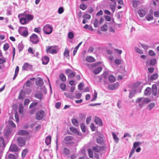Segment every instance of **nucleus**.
I'll return each instance as SVG.
<instances>
[{
    "label": "nucleus",
    "mask_w": 159,
    "mask_h": 159,
    "mask_svg": "<svg viewBox=\"0 0 159 159\" xmlns=\"http://www.w3.org/2000/svg\"><path fill=\"white\" fill-rule=\"evenodd\" d=\"M51 137L50 136H48L46 137L45 142L47 145H49L51 143Z\"/></svg>",
    "instance_id": "obj_21"
},
{
    "label": "nucleus",
    "mask_w": 159,
    "mask_h": 159,
    "mask_svg": "<svg viewBox=\"0 0 159 159\" xmlns=\"http://www.w3.org/2000/svg\"><path fill=\"white\" fill-rule=\"evenodd\" d=\"M97 93L95 90H94V94L93 95V98L91 100V102H93L97 98Z\"/></svg>",
    "instance_id": "obj_37"
},
{
    "label": "nucleus",
    "mask_w": 159,
    "mask_h": 159,
    "mask_svg": "<svg viewBox=\"0 0 159 159\" xmlns=\"http://www.w3.org/2000/svg\"><path fill=\"white\" fill-rule=\"evenodd\" d=\"M158 76L157 74L156 73L152 75L151 77V80H153L157 79Z\"/></svg>",
    "instance_id": "obj_35"
},
{
    "label": "nucleus",
    "mask_w": 159,
    "mask_h": 159,
    "mask_svg": "<svg viewBox=\"0 0 159 159\" xmlns=\"http://www.w3.org/2000/svg\"><path fill=\"white\" fill-rule=\"evenodd\" d=\"M102 68L101 66H99L95 69L93 71V73L95 75L99 74L102 70Z\"/></svg>",
    "instance_id": "obj_17"
},
{
    "label": "nucleus",
    "mask_w": 159,
    "mask_h": 159,
    "mask_svg": "<svg viewBox=\"0 0 159 159\" xmlns=\"http://www.w3.org/2000/svg\"><path fill=\"white\" fill-rule=\"evenodd\" d=\"M83 17L84 19H89L91 18V16L88 14H85L84 15Z\"/></svg>",
    "instance_id": "obj_54"
},
{
    "label": "nucleus",
    "mask_w": 159,
    "mask_h": 159,
    "mask_svg": "<svg viewBox=\"0 0 159 159\" xmlns=\"http://www.w3.org/2000/svg\"><path fill=\"white\" fill-rule=\"evenodd\" d=\"M75 75V73L74 72H72L70 73L68 75V76L69 78H73Z\"/></svg>",
    "instance_id": "obj_64"
},
{
    "label": "nucleus",
    "mask_w": 159,
    "mask_h": 159,
    "mask_svg": "<svg viewBox=\"0 0 159 159\" xmlns=\"http://www.w3.org/2000/svg\"><path fill=\"white\" fill-rule=\"evenodd\" d=\"M103 148L102 147L97 146L92 147V149L94 152H99L103 150Z\"/></svg>",
    "instance_id": "obj_8"
},
{
    "label": "nucleus",
    "mask_w": 159,
    "mask_h": 159,
    "mask_svg": "<svg viewBox=\"0 0 159 159\" xmlns=\"http://www.w3.org/2000/svg\"><path fill=\"white\" fill-rule=\"evenodd\" d=\"M72 122L73 124L75 126H78L79 125V123L77 120L75 119L72 120Z\"/></svg>",
    "instance_id": "obj_38"
},
{
    "label": "nucleus",
    "mask_w": 159,
    "mask_h": 159,
    "mask_svg": "<svg viewBox=\"0 0 159 159\" xmlns=\"http://www.w3.org/2000/svg\"><path fill=\"white\" fill-rule=\"evenodd\" d=\"M46 51L47 53L51 54H55L57 53L56 50L53 46H48L46 47Z\"/></svg>",
    "instance_id": "obj_7"
},
{
    "label": "nucleus",
    "mask_w": 159,
    "mask_h": 159,
    "mask_svg": "<svg viewBox=\"0 0 159 159\" xmlns=\"http://www.w3.org/2000/svg\"><path fill=\"white\" fill-rule=\"evenodd\" d=\"M101 62H97L95 64H87V65L89 66V68H91V67H95L96 66L98 65L99 64H101Z\"/></svg>",
    "instance_id": "obj_31"
},
{
    "label": "nucleus",
    "mask_w": 159,
    "mask_h": 159,
    "mask_svg": "<svg viewBox=\"0 0 159 159\" xmlns=\"http://www.w3.org/2000/svg\"><path fill=\"white\" fill-rule=\"evenodd\" d=\"M41 31V29L39 27L35 28L34 30V31L38 33H40Z\"/></svg>",
    "instance_id": "obj_57"
},
{
    "label": "nucleus",
    "mask_w": 159,
    "mask_h": 159,
    "mask_svg": "<svg viewBox=\"0 0 159 159\" xmlns=\"http://www.w3.org/2000/svg\"><path fill=\"white\" fill-rule=\"evenodd\" d=\"M9 44L7 43L5 44L4 45L3 49L5 51H7L9 48Z\"/></svg>",
    "instance_id": "obj_62"
},
{
    "label": "nucleus",
    "mask_w": 159,
    "mask_h": 159,
    "mask_svg": "<svg viewBox=\"0 0 159 159\" xmlns=\"http://www.w3.org/2000/svg\"><path fill=\"white\" fill-rule=\"evenodd\" d=\"M97 143L99 144H102L103 143V137L102 136H99L97 138Z\"/></svg>",
    "instance_id": "obj_27"
},
{
    "label": "nucleus",
    "mask_w": 159,
    "mask_h": 159,
    "mask_svg": "<svg viewBox=\"0 0 159 159\" xmlns=\"http://www.w3.org/2000/svg\"><path fill=\"white\" fill-rule=\"evenodd\" d=\"M141 84V83L139 82H137L134 84V86L135 88H136L139 87V91H137L136 93H138V92H141L142 89L143 88V87L141 86H140Z\"/></svg>",
    "instance_id": "obj_13"
},
{
    "label": "nucleus",
    "mask_w": 159,
    "mask_h": 159,
    "mask_svg": "<svg viewBox=\"0 0 159 159\" xmlns=\"http://www.w3.org/2000/svg\"><path fill=\"white\" fill-rule=\"evenodd\" d=\"M151 101V100L149 98H144L142 97L139 98L136 100L137 102L139 103V106L140 108L142 107L145 103H147Z\"/></svg>",
    "instance_id": "obj_1"
},
{
    "label": "nucleus",
    "mask_w": 159,
    "mask_h": 159,
    "mask_svg": "<svg viewBox=\"0 0 159 159\" xmlns=\"http://www.w3.org/2000/svg\"><path fill=\"white\" fill-rule=\"evenodd\" d=\"M28 134V132L24 130H20L17 133V134L20 135H26Z\"/></svg>",
    "instance_id": "obj_16"
},
{
    "label": "nucleus",
    "mask_w": 159,
    "mask_h": 159,
    "mask_svg": "<svg viewBox=\"0 0 159 159\" xmlns=\"http://www.w3.org/2000/svg\"><path fill=\"white\" fill-rule=\"evenodd\" d=\"M138 13L141 17H143L147 14V12L144 9H140L139 10Z\"/></svg>",
    "instance_id": "obj_15"
},
{
    "label": "nucleus",
    "mask_w": 159,
    "mask_h": 159,
    "mask_svg": "<svg viewBox=\"0 0 159 159\" xmlns=\"http://www.w3.org/2000/svg\"><path fill=\"white\" fill-rule=\"evenodd\" d=\"M52 30V28L51 25L46 24L43 26V31L45 34H50Z\"/></svg>",
    "instance_id": "obj_3"
},
{
    "label": "nucleus",
    "mask_w": 159,
    "mask_h": 159,
    "mask_svg": "<svg viewBox=\"0 0 159 159\" xmlns=\"http://www.w3.org/2000/svg\"><path fill=\"white\" fill-rule=\"evenodd\" d=\"M28 28L26 27H20L18 30V32L20 35L26 37L28 35Z\"/></svg>",
    "instance_id": "obj_2"
},
{
    "label": "nucleus",
    "mask_w": 159,
    "mask_h": 159,
    "mask_svg": "<svg viewBox=\"0 0 159 159\" xmlns=\"http://www.w3.org/2000/svg\"><path fill=\"white\" fill-rule=\"evenodd\" d=\"M44 115V112L43 110H40L37 112L36 114V119L40 120L43 118Z\"/></svg>",
    "instance_id": "obj_6"
},
{
    "label": "nucleus",
    "mask_w": 159,
    "mask_h": 159,
    "mask_svg": "<svg viewBox=\"0 0 159 159\" xmlns=\"http://www.w3.org/2000/svg\"><path fill=\"white\" fill-rule=\"evenodd\" d=\"M70 130L74 133L76 134L78 133V131L77 129L75 128L72 127L70 128Z\"/></svg>",
    "instance_id": "obj_44"
},
{
    "label": "nucleus",
    "mask_w": 159,
    "mask_h": 159,
    "mask_svg": "<svg viewBox=\"0 0 159 159\" xmlns=\"http://www.w3.org/2000/svg\"><path fill=\"white\" fill-rule=\"evenodd\" d=\"M66 85L64 84H60V88L61 89L63 90H65L66 89Z\"/></svg>",
    "instance_id": "obj_61"
},
{
    "label": "nucleus",
    "mask_w": 159,
    "mask_h": 159,
    "mask_svg": "<svg viewBox=\"0 0 159 159\" xmlns=\"http://www.w3.org/2000/svg\"><path fill=\"white\" fill-rule=\"evenodd\" d=\"M148 54L152 56H153L156 55V53L153 50H149L148 51Z\"/></svg>",
    "instance_id": "obj_55"
},
{
    "label": "nucleus",
    "mask_w": 159,
    "mask_h": 159,
    "mask_svg": "<svg viewBox=\"0 0 159 159\" xmlns=\"http://www.w3.org/2000/svg\"><path fill=\"white\" fill-rule=\"evenodd\" d=\"M107 26L106 24H104L101 28V30L102 31H106L107 30Z\"/></svg>",
    "instance_id": "obj_46"
},
{
    "label": "nucleus",
    "mask_w": 159,
    "mask_h": 159,
    "mask_svg": "<svg viewBox=\"0 0 159 159\" xmlns=\"http://www.w3.org/2000/svg\"><path fill=\"white\" fill-rule=\"evenodd\" d=\"M25 17L27 21H28V22L32 20L33 19V16L31 15L25 14Z\"/></svg>",
    "instance_id": "obj_20"
},
{
    "label": "nucleus",
    "mask_w": 159,
    "mask_h": 159,
    "mask_svg": "<svg viewBox=\"0 0 159 159\" xmlns=\"http://www.w3.org/2000/svg\"><path fill=\"white\" fill-rule=\"evenodd\" d=\"M90 128L92 131H94L96 130V127L94 125L93 123H91L90 125Z\"/></svg>",
    "instance_id": "obj_63"
},
{
    "label": "nucleus",
    "mask_w": 159,
    "mask_h": 159,
    "mask_svg": "<svg viewBox=\"0 0 159 159\" xmlns=\"http://www.w3.org/2000/svg\"><path fill=\"white\" fill-rule=\"evenodd\" d=\"M28 52L30 53L34 54V53L35 51L33 50L30 47L28 49Z\"/></svg>",
    "instance_id": "obj_60"
},
{
    "label": "nucleus",
    "mask_w": 159,
    "mask_h": 159,
    "mask_svg": "<svg viewBox=\"0 0 159 159\" xmlns=\"http://www.w3.org/2000/svg\"><path fill=\"white\" fill-rule=\"evenodd\" d=\"M30 40L33 44H37L39 42V39L37 35L34 34H33L30 37Z\"/></svg>",
    "instance_id": "obj_4"
},
{
    "label": "nucleus",
    "mask_w": 159,
    "mask_h": 159,
    "mask_svg": "<svg viewBox=\"0 0 159 159\" xmlns=\"http://www.w3.org/2000/svg\"><path fill=\"white\" fill-rule=\"evenodd\" d=\"M80 9L83 10H84L86 9L87 6L85 4H82L80 5Z\"/></svg>",
    "instance_id": "obj_41"
},
{
    "label": "nucleus",
    "mask_w": 159,
    "mask_h": 159,
    "mask_svg": "<svg viewBox=\"0 0 159 159\" xmlns=\"http://www.w3.org/2000/svg\"><path fill=\"white\" fill-rule=\"evenodd\" d=\"M91 116H89L86 119V122L87 125H89L91 120Z\"/></svg>",
    "instance_id": "obj_59"
},
{
    "label": "nucleus",
    "mask_w": 159,
    "mask_h": 159,
    "mask_svg": "<svg viewBox=\"0 0 159 159\" xmlns=\"http://www.w3.org/2000/svg\"><path fill=\"white\" fill-rule=\"evenodd\" d=\"M11 131L10 129H6L4 130V133L5 136L8 137L10 136L11 134Z\"/></svg>",
    "instance_id": "obj_26"
},
{
    "label": "nucleus",
    "mask_w": 159,
    "mask_h": 159,
    "mask_svg": "<svg viewBox=\"0 0 159 159\" xmlns=\"http://www.w3.org/2000/svg\"><path fill=\"white\" fill-rule=\"evenodd\" d=\"M69 51L67 49V48H66L65 49V51L64 52V55L65 56V57H69Z\"/></svg>",
    "instance_id": "obj_33"
},
{
    "label": "nucleus",
    "mask_w": 159,
    "mask_h": 159,
    "mask_svg": "<svg viewBox=\"0 0 159 159\" xmlns=\"http://www.w3.org/2000/svg\"><path fill=\"white\" fill-rule=\"evenodd\" d=\"M27 152L28 151L26 149H25L22 152V157L23 158H24L25 157Z\"/></svg>",
    "instance_id": "obj_45"
},
{
    "label": "nucleus",
    "mask_w": 159,
    "mask_h": 159,
    "mask_svg": "<svg viewBox=\"0 0 159 159\" xmlns=\"http://www.w3.org/2000/svg\"><path fill=\"white\" fill-rule=\"evenodd\" d=\"M18 145L20 147L24 146L25 143V140L23 137H19L17 139Z\"/></svg>",
    "instance_id": "obj_5"
},
{
    "label": "nucleus",
    "mask_w": 159,
    "mask_h": 159,
    "mask_svg": "<svg viewBox=\"0 0 159 159\" xmlns=\"http://www.w3.org/2000/svg\"><path fill=\"white\" fill-rule=\"evenodd\" d=\"M42 63L44 65L47 64L49 61V58L46 56H44L42 59Z\"/></svg>",
    "instance_id": "obj_14"
},
{
    "label": "nucleus",
    "mask_w": 159,
    "mask_h": 159,
    "mask_svg": "<svg viewBox=\"0 0 159 159\" xmlns=\"http://www.w3.org/2000/svg\"><path fill=\"white\" fill-rule=\"evenodd\" d=\"M155 106L154 102H152L149 104L148 106V108L149 110H151Z\"/></svg>",
    "instance_id": "obj_32"
},
{
    "label": "nucleus",
    "mask_w": 159,
    "mask_h": 159,
    "mask_svg": "<svg viewBox=\"0 0 159 159\" xmlns=\"http://www.w3.org/2000/svg\"><path fill=\"white\" fill-rule=\"evenodd\" d=\"M43 84V80L40 78H38L36 81V84L38 86H41Z\"/></svg>",
    "instance_id": "obj_12"
},
{
    "label": "nucleus",
    "mask_w": 159,
    "mask_h": 159,
    "mask_svg": "<svg viewBox=\"0 0 159 159\" xmlns=\"http://www.w3.org/2000/svg\"><path fill=\"white\" fill-rule=\"evenodd\" d=\"M88 152L89 157L91 158H93V154L92 150L90 149H89L88 150Z\"/></svg>",
    "instance_id": "obj_43"
},
{
    "label": "nucleus",
    "mask_w": 159,
    "mask_h": 159,
    "mask_svg": "<svg viewBox=\"0 0 159 159\" xmlns=\"http://www.w3.org/2000/svg\"><path fill=\"white\" fill-rule=\"evenodd\" d=\"M151 89L149 87H147L144 90V94L145 96H149L151 93Z\"/></svg>",
    "instance_id": "obj_18"
},
{
    "label": "nucleus",
    "mask_w": 159,
    "mask_h": 159,
    "mask_svg": "<svg viewBox=\"0 0 159 159\" xmlns=\"http://www.w3.org/2000/svg\"><path fill=\"white\" fill-rule=\"evenodd\" d=\"M136 93V90L130 92L129 95V98H133L134 96Z\"/></svg>",
    "instance_id": "obj_34"
},
{
    "label": "nucleus",
    "mask_w": 159,
    "mask_h": 159,
    "mask_svg": "<svg viewBox=\"0 0 159 159\" xmlns=\"http://www.w3.org/2000/svg\"><path fill=\"white\" fill-rule=\"evenodd\" d=\"M34 96L37 98L41 100L43 98V95L42 93H35Z\"/></svg>",
    "instance_id": "obj_24"
},
{
    "label": "nucleus",
    "mask_w": 159,
    "mask_h": 159,
    "mask_svg": "<svg viewBox=\"0 0 159 159\" xmlns=\"http://www.w3.org/2000/svg\"><path fill=\"white\" fill-rule=\"evenodd\" d=\"M80 127L82 131L83 132L85 133L86 132V127L85 125L83 123H81L80 124Z\"/></svg>",
    "instance_id": "obj_40"
},
{
    "label": "nucleus",
    "mask_w": 159,
    "mask_h": 159,
    "mask_svg": "<svg viewBox=\"0 0 159 159\" xmlns=\"http://www.w3.org/2000/svg\"><path fill=\"white\" fill-rule=\"evenodd\" d=\"M94 122L96 125H97L100 126H102V122L101 119L98 117H95Z\"/></svg>",
    "instance_id": "obj_10"
},
{
    "label": "nucleus",
    "mask_w": 159,
    "mask_h": 159,
    "mask_svg": "<svg viewBox=\"0 0 159 159\" xmlns=\"http://www.w3.org/2000/svg\"><path fill=\"white\" fill-rule=\"evenodd\" d=\"M59 77L62 81H65L66 80V77L63 74H61L60 75Z\"/></svg>",
    "instance_id": "obj_42"
},
{
    "label": "nucleus",
    "mask_w": 159,
    "mask_h": 159,
    "mask_svg": "<svg viewBox=\"0 0 159 159\" xmlns=\"http://www.w3.org/2000/svg\"><path fill=\"white\" fill-rule=\"evenodd\" d=\"M141 144V143L140 142H136L134 143L133 145V148L135 149V148L137 147L139 145Z\"/></svg>",
    "instance_id": "obj_49"
},
{
    "label": "nucleus",
    "mask_w": 159,
    "mask_h": 159,
    "mask_svg": "<svg viewBox=\"0 0 159 159\" xmlns=\"http://www.w3.org/2000/svg\"><path fill=\"white\" fill-rule=\"evenodd\" d=\"M20 21L21 24L22 25H25L28 23V21H27L25 17L21 18Z\"/></svg>",
    "instance_id": "obj_23"
},
{
    "label": "nucleus",
    "mask_w": 159,
    "mask_h": 159,
    "mask_svg": "<svg viewBox=\"0 0 159 159\" xmlns=\"http://www.w3.org/2000/svg\"><path fill=\"white\" fill-rule=\"evenodd\" d=\"M5 146V141L3 138L0 137V148H4Z\"/></svg>",
    "instance_id": "obj_19"
},
{
    "label": "nucleus",
    "mask_w": 159,
    "mask_h": 159,
    "mask_svg": "<svg viewBox=\"0 0 159 159\" xmlns=\"http://www.w3.org/2000/svg\"><path fill=\"white\" fill-rule=\"evenodd\" d=\"M134 50L137 53L140 54H142L143 53V51L137 47L134 48Z\"/></svg>",
    "instance_id": "obj_39"
},
{
    "label": "nucleus",
    "mask_w": 159,
    "mask_h": 159,
    "mask_svg": "<svg viewBox=\"0 0 159 159\" xmlns=\"http://www.w3.org/2000/svg\"><path fill=\"white\" fill-rule=\"evenodd\" d=\"M29 65L27 63H25L22 67V69L24 70H27L28 69Z\"/></svg>",
    "instance_id": "obj_51"
},
{
    "label": "nucleus",
    "mask_w": 159,
    "mask_h": 159,
    "mask_svg": "<svg viewBox=\"0 0 159 159\" xmlns=\"http://www.w3.org/2000/svg\"><path fill=\"white\" fill-rule=\"evenodd\" d=\"M24 48V46L23 44L20 43L18 44V48L19 52L21 51Z\"/></svg>",
    "instance_id": "obj_48"
},
{
    "label": "nucleus",
    "mask_w": 159,
    "mask_h": 159,
    "mask_svg": "<svg viewBox=\"0 0 159 159\" xmlns=\"http://www.w3.org/2000/svg\"><path fill=\"white\" fill-rule=\"evenodd\" d=\"M110 83L114 82L115 81V78L113 75H110L108 77Z\"/></svg>",
    "instance_id": "obj_28"
},
{
    "label": "nucleus",
    "mask_w": 159,
    "mask_h": 159,
    "mask_svg": "<svg viewBox=\"0 0 159 159\" xmlns=\"http://www.w3.org/2000/svg\"><path fill=\"white\" fill-rule=\"evenodd\" d=\"M63 152L66 155H68L70 154V150L68 148H65L63 149Z\"/></svg>",
    "instance_id": "obj_36"
},
{
    "label": "nucleus",
    "mask_w": 159,
    "mask_h": 159,
    "mask_svg": "<svg viewBox=\"0 0 159 159\" xmlns=\"http://www.w3.org/2000/svg\"><path fill=\"white\" fill-rule=\"evenodd\" d=\"M18 150V147L17 146L14 144H11L9 149V150L11 152H17Z\"/></svg>",
    "instance_id": "obj_11"
},
{
    "label": "nucleus",
    "mask_w": 159,
    "mask_h": 159,
    "mask_svg": "<svg viewBox=\"0 0 159 159\" xmlns=\"http://www.w3.org/2000/svg\"><path fill=\"white\" fill-rule=\"evenodd\" d=\"M98 21L97 18H96L93 23V25L95 28H96L98 26Z\"/></svg>",
    "instance_id": "obj_52"
},
{
    "label": "nucleus",
    "mask_w": 159,
    "mask_h": 159,
    "mask_svg": "<svg viewBox=\"0 0 159 159\" xmlns=\"http://www.w3.org/2000/svg\"><path fill=\"white\" fill-rule=\"evenodd\" d=\"M84 86V84L83 83H81L79 84L78 86V88L79 90H82L83 89V87Z\"/></svg>",
    "instance_id": "obj_56"
},
{
    "label": "nucleus",
    "mask_w": 159,
    "mask_h": 159,
    "mask_svg": "<svg viewBox=\"0 0 159 159\" xmlns=\"http://www.w3.org/2000/svg\"><path fill=\"white\" fill-rule=\"evenodd\" d=\"M112 134L113 136V139L114 140L115 143H117L119 140V138L117 137L114 133L112 132Z\"/></svg>",
    "instance_id": "obj_30"
},
{
    "label": "nucleus",
    "mask_w": 159,
    "mask_h": 159,
    "mask_svg": "<svg viewBox=\"0 0 159 159\" xmlns=\"http://www.w3.org/2000/svg\"><path fill=\"white\" fill-rule=\"evenodd\" d=\"M86 61L88 62H92L95 61V59L92 56H87L86 58Z\"/></svg>",
    "instance_id": "obj_22"
},
{
    "label": "nucleus",
    "mask_w": 159,
    "mask_h": 159,
    "mask_svg": "<svg viewBox=\"0 0 159 159\" xmlns=\"http://www.w3.org/2000/svg\"><path fill=\"white\" fill-rule=\"evenodd\" d=\"M64 11V9L63 7H60L58 8V12L59 14H62Z\"/></svg>",
    "instance_id": "obj_58"
},
{
    "label": "nucleus",
    "mask_w": 159,
    "mask_h": 159,
    "mask_svg": "<svg viewBox=\"0 0 159 159\" xmlns=\"http://www.w3.org/2000/svg\"><path fill=\"white\" fill-rule=\"evenodd\" d=\"M146 19L148 21H150L153 19L152 13H149V14L146 16Z\"/></svg>",
    "instance_id": "obj_29"
},
{
    "label": "nucleus",
    "mask_w": 159,
    "mask_h": 159,
    "mask_svg": "<svg viewBox=\"0 0 159 159\" xmlns=\"http://www.w3.org/2000/svg\"><path fill=\"white\" fill-rule=\"evenodd\" d=\"M25 96V92L23 90H21L19 96L18 97L19 99H22L24 98Z\"/></svg>",
    "instance_id": "obj_25"
},
{
    "label": "nucleus",
    "mask_w": 159,
    "mask_h": 159,
    "mask_svg": "<svg viewBox=\"0 0 159 159\" xmlns=\"http://www.w3.org/2000/svg\"><path fill=\"white\" fill-rule=\"evenodd\" d=\"M74 34L71 32H69L68 34V37L69 39H71L73 38Z\"/></svg>",
    "instance_id": "obj_53"
},
{
    "label": "nucleus",
    "mask_w": 159,
    "mask_h": 159,
    "mask_svg": "<svg viewBox=\"0 0 159 159\" xmlns=\"http://www.w3.org/2000/svg\"><path fill=\"white\" fill-rule=\"evenodd\" d=\"M64 140L66 144H69L73 140V137L70 136H68L65 137Z\"/></svg>",
    "instance_id": "obj_9"
},
{
    "label": "nucleus",
    "mask_w": 159,
    "mask_h": 159,
    "mask_svg": "<svg viewBox=\"0 0 159 159\" xmlns=\"http://www.w3.org/2000/svg\"><path fill=\"white\" fill-rule=\"evenodd\" d=\"M156 62V59L155 58H153L150 61V64L152 66H154L155 65Z\"/></svg>",
    "instance_id": "obj_47"
},
{
    "label": "nucleus",
    "mask_w": 159,
    "mask_h": 159,
    "mask_svg": "<svg viewBox=\"0 0 159 159\" xmlns=\"http://www.w3.org/2000/svg\"><path fill=\"white\" fill-rule=\"evenodd\" d=\"M23 112V107L22 105H20L19 108V112L20 114H22Z\"/></svg>",
    "instance_id": "obj_50"
}]
</instances>
